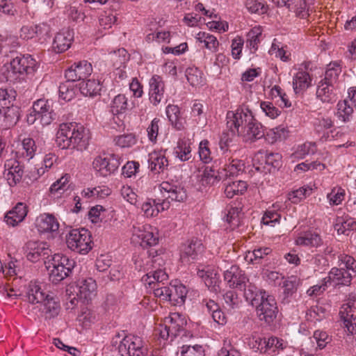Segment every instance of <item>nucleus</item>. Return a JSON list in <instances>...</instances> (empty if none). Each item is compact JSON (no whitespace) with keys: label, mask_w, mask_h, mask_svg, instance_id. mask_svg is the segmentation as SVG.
<instances>
[{"label":"nucleus","mask_w":356,"mask_h":356,"mask_svg":"<svg viewBox=\"0 0 356 356\" xmlns=\"http://www.w3.org/2000/svg\"><path fill=\"white\" fill-rule=\"evenodd\" d=\"M298 245H305L312 247H319L323 244L321 236L316 232L309 231L301 234L296 239Z\"/></svg>","instance_id":"obj_33"},{"label":"nucleus","mask_w":356,"mask_h":356,"mask_svg":"<svg viewBox=\"0 0 356 356\" xmlns=\"http://www.w3.org/2000/svg\"><path fill=\"white\" fill-rule=\"evenodd\" d=\"M353 276L344 268H332L328 275L323 279V282L330 284L348 286L350 284Z\"/></svg>","instance_id":"obj_20"},{"label":"nucleus","mask_w":356,"mask_h":356,"mask_svg":"<svg viewBox=\"0 0 356 356\" xmlns=\"http://www.w3.org/2000/svg\"><path fill=\"white\" fill-rule=\"evenodd\" d=\"M195 38L198 42L204 43V47L212 52L218 51L219 42L214 35L206 32H199Z\"/></svg>","instance_id":"obj_43"},{"label":"nucleus","mask_w":356,"mask_h":356,"mask_svg":"<svg viewBox=\"0 0 356 356\" xmlns=\"http://www.w3.org/2000/svg\"><path fill=\"white\" fill-rule=\"evenodd\" d=\"M227 125L233 134L240 135L243 129L257 120L248 108H238L235 112L229 111L227 114Z\"/></svg>","instance_id":"obj_7"},{"label":"nucleus","mask_w":356,"mask_h":356,"mask_svg":"<svg viewBox=\"0 0 356 356\" xmlns=\"http://www.w3.org/2000/svg\"><path fill=\"white\" fill-rule=\"evenodd\" d=\"M354 312L349 303L343 304L339 310L340 318L348 332L351 334L356 333V317Z\"/></svg>","instance_id":"obj_25"},{"label":"nucleus","mask_w":356,"mask_h":356,"mask_svg":"<svg viewBox=\"0 0 356 356\" xmlns=\"http://www.w3.org/2000/svg\"><path fill=\"white\" fill-rule=\"evenodd\" d=\"M314 131L319 135L321 141L330 140V137L334 138V136L332 135L334 130L330 132L327 129L334 126V122L330 117L320 116L315 118L314 122Z\"/></svg>","instance_id":"obj_21"},{"label":"nucleus","mask_w":356,"mask_h":356,"mask_svg":"<svg viewBox=\"0 0 356 356\" xmlns=\"http://www.w3.org/2000/svg\"><path fill=\"white\" fill-rule=\"evenodd\" d=\"M314 341L317 344V348L321 350L331 341V338L325 332L316 330L314 332L312 342L314 343Z\"/></svg>","instance_id":"obj_57"},{"label":"nucleus","mask_w":356,"mask_h":356,"mask_svg":"<svg viewBox=\"0 0 356 356\" xmlns=\"http://www.w3.org/2000/svg\"><path fill=\"white\" fill-rule=\"evenodd\" d=\"M117 17L111 13L104 12L99 16V25L104 29H110L116 22Z\"/></svg>","instance_id":"obj_64"},{"label":"nucleus","mask_w":356,"mask_h":356,"mask_svg":"<svg viewBox=\"0 0 356 356\" xmlns=\"http://www.w3.org/2000/svg\"><path fill=\"white\" fill-rule=\"evenodd\" d=\"M281 218L280 214L275 211H267L265 212L261 222L265 225H269L270 227H275V225L280 223Z\"/></svg>","instance_id":"obj_60"},{"label":"nucleus","mask_w":356,"mask_h":356,"mask_svg":"<svg viewBox=\"0 0 356 356\" xmlns=\"http://www.w3.org/2000/svg\"><path fill=\"white\" fill-rule=\"evenodd\" d=\"M25 251L27 259L32 262L48 257L50 252L47 243L38 241H29L26 244Z\"/></svg>","instance_id":"obj_17"},{"label":"nucleus","mask_w":356,"mask_h":356,"mask_svg":"<svg viewBox=\"0 0 356 356\" xmlns=\"http://www.w3.org/2000/svg\"><path fill=\"white\" fill-rule=\"evenodd\" d=\"M198 154L200 160L204 163H209L212 160L211 151L209 148V142L207 140L200 143Z\"/></svg>","instance_id":"obj_62"},{"label":"nucleus","mask_w":356,"mask_h":356,"mask_svg":"<svg viewBox=\"0 0 356 356\" xmlns=\"http://www.w3.org/2000/svg\"><path fill=\"white\" fill-rule=\"evenodd\" d=\"M181 356H205L204 349L200 345L183 346Z\"/></svg>","instance_id":"obj_59"},{"label":"nucleus","mask_w":356,"mask_h":356,"mask_svg":"<svg viewBox=\"0 0 356 356\" xmlns=\"http://www.w3.org/2000/svg\"><path fill=\"white\" fill-rule=\"evenodd\" d=\"M16 95V91L13 89L0 88V108L10 105L15 100Z\"/></svg>","instance_id":"obj_51"},{"label":"nucleus","mask_w":356,"mask_h":356,"mask_svg":"<svg viewBox=\"0 0 356 356\" xmlns=\"http://www.w3.org/2000/svg\"><path fill=\"white\" fill-rule=\"evenodd\" d=\"M75 266V261L67 256L56 254L51 261V270L49 280L55 284L60 282L68 277Z\"/></svg>","instance_id":"obj_8"},{"label":"nucleus","mask_w":356,"mask_h":356,"mask_svg":"<svg viewBox=\"0 0 356 356\" xmlns=\"http://www.w3.org/2000/svg\"><path fill=\"white\" fill-rule=\"evenodd\" d=\"M340 265L343 264L346 270H348L351 275L354 277L356 276V260L351 256L348 254H340L339 256Z\"/></svg>","instance_id":"obj_52"},{"label":"nucleus","mask_w":356,"mask_h":356,"mask_svg":"<svg viewBox=\"0 0 356 356\" xmlns=\"http://www.w3.org/2000/svg\"><path fill=\"white\" fill-rule=\"evenodd\" d=\"M3 176L10 186L13 187L21 182L24 175V165L15 159H8L4 164Z\"/></svg>","instance_id":"obj_13"},{"label":"nucleus","mask_w":356,"mask_h":356,"mask_svg":"<svg viewBox=\"0 0 356 356\" xmlns=\"http://www.w3.org/2000/svg\"><path fill=\"white\" fill-rule=\"evenodd\" d=\"M111 343L117 346L121 356H144L147 354V349L138 336L118 333L113 337Z\"/></svg>","instance_id":"obj_3"},{"label":"nucleus","mask_w":356,"mask_h":356,"mask_svg":"<svg viewBox=\"0 0 356 356\" xmlns=\"http://www.w3.org/2000/svg\"><path fill=\"white\" fill-rule=\"evenodd\" d=\"M26 297L29 302L31 304H40L45 297H48L47 293L42 289L41 284L37 282H31L29 284Z\"/></svg>","instance_id":"obj_26"},{"label":"nucleus","mask_w":356,"mask_h":356,"mask_svg":"<svg viewBox=\"0 0 356 356\" xmlns=\"http://www.w3.org/2000/svg\"><path fill=\"white\" fill-rule=\"evenodd\" d=\"M314 145L310 143H305L302 145H299L296 150L291 154V157L293 159H303L306 155L309 153H314V149H312Z\"/></svg>","instance_id":"obj_58"},{"label":"nucleus","mask_w":356,"mask_h":356,"mask_svg":"<svg viewBox=\"0 0 356 356\" xmlns=\"http://www.w3.org/2000/svg\"><path fill=\"white\" fill-rule=\"evenodd\" d=\"M222 179L225 178L221 170H216L213 167L205 168L202 177L203 185H213Z\"/></svg>","instance_id":"obj_39"},{"label":"nucleus","mask_w":356,"mask_h":356,"mask_svg":"<svg viewBox=\"0 0 356 356\" xmlns=\"http://www.w3.org/2000/svg\"><path fill=\"white\" fill-rule=\"evenodd\" d=\"M244 141L253 142L264 136L263 126L257 120H255L250 126L243 129L240 135Z\"/></svg>","instance_id":"obj_29"},{"label":"nucleus","mask_w":356,"mask_h":356,"mask_svg":"<svg viewBox=\"0 0 356 356\" xmlns=\"http://www.w3.org/2000/svg\"><path fill=\"white\" fill-rule=\"evenodd\" d=\"M245 7L250 13L258 15L265 14L268 10V6L257 0H247Z\"/></svg>","instance_id":"obj_53"},{"label":"nucleus","mask_w":356,"mask_h":356,"mask_svg":"<svg viewBox=\"0 0 356 356\" xmlns=\"http://www.w3.org/2000/svg\"><path fill=\"white\" fill-rule=\"evenodd\" d=\"M335 87L325 82L320 81L316 90V97L323 103H332L336 101Z\"/></svg>","instance_id":"obj_30"},{"label":"nucleus","mask_w":356,"mask_h":356,"mask_svg":"<svg viewBox=\"0 0 356 356\" xmlns=\"http://www.w3.org/2000/svg\"><path fill=\"white\" fill-rule=\"evenodd\" d=\"M19 118V108L10 104L0 108V125L6 129L14 126Z\"/></svg>","instance_id":"obj_22"},{"label":"nucleus","mask_w":356,"mask_h":356,"mask_svg":"<svg viewBox=\"0 0 356 356\" xmlns=\"http://www.w3.org/2000/svg\"><path fill=\"white\" fill-rule=\"evenodd\" d=\"M76 295L84 300H91L96 295L97 284L91 277L82 278L78 281Z\"/></svg>","instance_id":"obj_24"},{"label":"nucleus","mask_w":356,"mask_h":356,"mask_svg":"<svg viewBox=\"0 0 356 356\" xmlns=\"http://www.w3.org/2000/svg\"><path fill=\"white\" fill-rule=\"evenodd\" d=\"M245 298L253 307H256L257 314L260 321L270 324L276 318L278 309L273 296L265 291L259 290L253 284H250L245 293Z\"/></svg>","instance_id":"obj_2"},{"label":"nucleus","mask_w":356,"mask_h":356,"mask_svg":"<svg viewBox=\"0 0 356 356\" xmlns=\"http://www.w3.org/2000/svg\"><path fill=\"white\" fill-rule=\"evenodd\" d=\"M244 169V163L241 160L232 159L229 163H226L221 170L224 178L227 179L237 176Z\"/></svg>","instance_id":"obj_36"},{"label":"nucleus","mask_w":356,"mask_h":356,"mask_svg":"<svg viewBox=\"0 0 356 356\" xmlns=\"http://www.w3.org/2000/svg\"><path fill=\"white\" fill-rule=\"evenodd\" d=\"M225 280L227 282L229 287L243 291L248 290L250 283L247 285L248 279L245 273L237 266H232L224 273Z\"/></svg>","instance_id":"obj_12"},{"label":"nucleus","mask_w":356,"mask_h":356,"mask_svg":"<svg viewBox=\"0 0 356 356\" xmlns=\"http://www.w3.org/2000/svg\"><path fill=\"white\" fill-rule=\"evenodd\" d=\"M261 28L260 26H255L248 33L247 46L250 49H257V44L259 42V36L261 35Z\"/></svg>","instance_id":"obj_54"},{"label":"nucleus","mask_w":356,"mask_h":356,"mask_svg":"<svg viewBox=\"0 0 356 356\" xmlns=\"http://www.w3.org/2000/svg\"><path fill=\"white\" fill-rule=\"evenodd\" d=\"M35 68V60L31 56L16 57L10 66L3 72L6 81L11 83L21 82L26 74H32Z\"/></svg>","instance_id":"obj_5"},{"label":"nucleus","mask_w":356,"mask_h":356,"mask_svg":"<svg viewBox=\"0 0 356 356\" xmlns=\"http://www.w3.org/2000/svg\"><path fill=\"white\" fill-rule=\"evenodd\" d=\"M91 239L88 230L73 229L66 237L67 246L71 250L79 254H87L91 249Z\"/></svg>","instance_id":"obj_10"},{"label":"nucleus","mask_w":356,"mask_h":356,"mask_svg":"<svg viewBox=\"0 0 356 356\" xmlns=\"http://www.w3.org/2000/svg\"><path fill=\"white\" fill-rule=\"evenodd\" d=\"M92 72V67L87 60L74 63L65 71V78L68 81H84Z\"/></svg>","instance_id":"obj_14"},{"label":"nucleus","mask_w":356,"mask_h":356,"mask_svg":"<svg viewBox=\"0 0 356 356\" xmlns=\"http://www.w3.org/2000/svg\"><path fill=\"white\" fill-rule=\"evenodd\" d=\"M128 99L124 95H118L112 101L111 110L113 115L124 113L129 109Z\"/></svg>","instance_id":"obj_42"},{"label":"nucleus","mask_w":356,"mask_h":356,"mask_svg":"<svg viewBox=\"0 0 356 356\" xmlns=\"http://www.w3.org/2000/svg\"><path fill=\"white\" fill-rule=\"evenodd\" d=\"M129 55L124 48L118 49L111 55V59L113 62L115 67H122V66L129 60Z\"/></svg>","instance_id":"obj_50"},{"label":"nucleus","mask_w":356,"mask_h":356,"mask_svg":"<svg viewBox=\"0 0 356 356\" xmlns=\"http://www.w3.org/2000/svg\"><path fill=\"white\" fill-rule=\"evenodd\" d=\"M73 81L63 83L59 86V96L61 99L69 102L72 100L76 95V89L72 84Z\"/></svg>","instance_id":"obj_47"},{"label":"nucleus","mask_w":356,"mask_h":356,"mask_svg":"<svg viewBox=\"0 0 356 356\" xmlns=\"http://www.w3.org/2000/svg\"><path fill=\"white\" fill-rule=\"evenodd\" d=\"M288 134L289 130L286 127L279 126L270 129L266 134H264V137L268 143L273 144L278 140L286 139Z\"/></svg>","instance_id":"obj_40"},{"label":"nucleus","mask_w":356,"mask_h":356,"mask_svg":"<svg viewBox=\"0 0 356 356\" xmlns=\"http://www.w3.org/2000/svg\"><path fill=\"white\" fill-rule=\"evenodd\" d=\"M152 289L156 297L170 301L174 305H183L188 293L186 286L182 284L165 286L163 282L156 283L152 286Z\"/></svg>","instance_id":"obj_6"},{"label":"nucleus","mask_w":356,"mask_h":356,"mask_svg":"<svg viewBox=\"0 0 356 356\" xmlns=\"http://www.w3.org/2000/svg\"><path fill=\"white\" fill-rule=\"evenodd\" d=\"M163 197L165 199L161 203L156 202V206L161 211L169 207L170 201L184 202L187 197L185 188L181 184H174L168 181H163L160 185Z\"/></svg>","instance_id":"obj_9"},{"label":"nucleus","mask_w":356,"mask_h":356,"mask_svg":"<svg viewBox=\"0 0 356 356\" xmlns=\"http://www.w3.org/2000/svg\"><path fill=\"white\" fill-rule=\"evenodd\" d=\"M74 38V32L70 29H63L58 33L53 42V49L56 53L67 50Z\"/></svg>","instance_id":"obj_23"},{"label":"nucleus","mask_w":356,"mask_h":356,"mask_svg":"<svg viewBox=\"0 0 356 356\" xmlns=\"http://www.w3.org/2000/svg\"><path fill=\"white\" fill-rule=\"evenodd\" d=\"M204 251V245L200 240L192 239L183 244L180 250V259L182 263L189 264L197 259Z\"/></svg>","instance_id":"obj_15"},{"label":"nucleus","mask_w":356,"mask_h":356,"mask_svg":"<svg viewBox=\"0 0 356 356\" xmlns=\"http://www.w3.org/2000/svg\"><path fill=\"white\" fill-rule=\"evenodd\" d=\"M48 297H45V300H42L43 312L45 313L47 318H54L60 312V304L58 298L53 293H47Z\"/></svg>","instance_id":"obj_32"},{"label":"nucleus","mask_w":356,"mask_h":356,"mask_svg":"<svg viewBox=\"0 0 356 356\" xmlns=\"http://www.w3.org/2000/svg\"><path fill=\"white\" fill-rule=\"evenodd\" d=\"M70 175L65 174L62 176L59 179L54 182L50 187V193L51 194L63 193L68 188V182L70 180Z\"/></svg>","instance_id":"obj_49"},{"label":"nucleus","mask_w":356,"mask_h":356,"mask_svg":"<svg viewBox=\"0 0 356 356\" xmlns=\"http://www.w3.org/2000/svg\"><path fill=\"white\" fill-rule=\"evenodd\" d=\"M33 112L38 114L40 122L42 125H49L55 120L56 114L48 100L38 99L33 103L32 106Z\"/></svg>","instance_id":"obj_16"},{"label":"nucleus","mask_w":356,"mask_h":356,"mask_svg":"<svg viewBox=\"0 0 356 356\" xmlns=\"http://www.w3.org/2000/svg\"><path fill=\"white\" fill-rule=\"evenodd\" d=\"M167 116L172 125L177 130H181L184 128V122L180 118L179 108L176 105H169L166 108Z\"/></svg>","instance_id":"obj_44"},{"label":"nucleus","mask_w":356,"mask_h":356,"mask_svg":"<svg viewBox=\"0 0 356 356\" xmlns=\"http://www.w3.org/2000/svg\"><path fill=\"white\" fill-rule=\"evenodd\" d=\"M263 347L260 348V353H267L268 355L275 353L277 350L283 349L282 339H280L276 337H270L265 338L261 342Z\"/></svg>","instance_id":"obj_38"},{"label":"nucleus","mask_w":356,"mask_h":356,"mask_svg":"<svg viewBox=\"0 0 356 356\" xmlns=\"http://www.w3.org/2000/svg\"><path fill=\"white\" fill-rule=\"evenodd\" d=\"M114 141L120 147H130L136 144V138L134 134H127L116 136Z\"/></svg>","instance_id":"obj_56"},{"label":"nucleus","mask_w":356,"mask_h":356,"mask_svg":"<svg viewBox=\"0 0 356 356\" xmlns=\"http://www.w3.org/2000/svg\"><path fill=\"white\" fill-rule=\"evenodd\" d=\"M22 155L27 158L28 160L32 159L36 151V145L33 139L26 138L22 140Z\"/></svg>","instance_id":"obj_55"},{"label":"nucleus","mask_w":356,"mask_h":356,"mask_svg":"<svg viewBox=\"0 0 356 356\" xmlns=\"http://www.w3.org/2000/svg\"><path fill=\"white\" fill-rule=\"evenodd\" d=\"M150 228V226H148L142 240L140 241V244L143 247L153 246L158 243L159 238L149 230Z\"/></svg>","instance_id":"obj_63"},{"label":"nucleus","mask_w":356,"mask_h":356,"mask_svg":"<svg viewBox=\"0 0 356 356\" xmlns=\"http://www.w3.org/2000/svg\"><path fill=\"white\" fill-rule=\"evenodd\" d=\"M37 227L40 232H54L58 231L59 223L54 215L44 213L38 218Z\"/></svg>","instance_id":"obj_28"},{"label":"nucleus","mask_w":356,"mask_h":356,"mask_svg":"<svg viewBox=\"0 0 356 356\" xmlns=\"http://www.w3.org/2000/svg\"><path fill=\"white\" fill-rule=\"evenodd\" d=\"M165 84L160 76L154 75L149 80V101L156 106L165 100L164 97Z\"/></svg>","instance_id":"obj_19"},{"label":"nucleus","mask_w":356,"mask_h":356,"mask_svg":"<svg viewBox=\"0 0 356 356\" xmlns=\"http://www.w3.org/2000/svg\"><path fill=\"white\" fill-rule=\"evenodd\" d=\"M149 168L155 173H160L167 168L168 162L161 152H153L149 154Z\"/></svg>","instance_id":"obj_31"},{"label":"nucleus","mask_w":356,"mask_h":356,"mask_svg":"<svg viewBox=\"0 0 356 356\" xmlns=\"http://www.w3.org/2000/svg\"><path fill=\"white\" fill-rule=\"evenodd\" d=\"M341 72V67L340 65L337 63H330L327 67L325 73V77L321 81L327 83L331 86H336L338 81V78Z\"/></svg>","instance_id":"obj_37"},{"label":"nucleus","mask_w":356,"mask_h":356,"mask_svg":"<svg viewBox=\"0 0 356 356\" xmlns=\"http://www.w3.org/2000/svg\"><path fill=\"white\" fill-rule=\"evenodd\" d=\"M148 254V257H145L146 274L142 277V282L152 289V286L156 283L167 281L168 275L160 268L163 264V259L157 254V251L151 250Z\"/></svg>","instance_id":"obj_4"},{"label":"nucleus","mask_w":356,"mask_h":356,"mask_svg":"<svg viewBox=\"0 0 356 356\" xmlns=\"http://www.w3.org/2000/svg\"><path fill=\"white\" fill-rule=\"evenodd\" d=\"M353 112V109L347 100L338 102L337 116L340 120L343 122L350 121Z\"/></svg>","instance_id":"obj_46"},{"label":"nucleus","mask_w":356,"mask_h":356,"mask_svg":"<svg viewBox=\"0 0 356 356\" xmlns=\"http://www.w3.org/2000/svg\"><path fill=\"white\" fill-rule=\"evenodd\" d=\"M89 130L76 122L60 124L56 136V143L60 149L83 151L89 145Z\"/></svg>","instance_id":"obj_1"},{"label":"nucleus","mask_w":356,"mask_h":356,"mask_svg":"<svg viewBox=\"0 0 356 356\" xmlns=\"http://www.w3.org/2000/svg\"><path fill=\"white\" fill-rule=\"evenodd\" d=\"M157 207L155 200H149L142 204L141 209L147 217H153L157 216L160 212V209H158Z\"/></svg>","instance_id":"obj_61"},{"label":"nucleus","mask_w":356,"mask_h":356,"mask_svg":"<svg viewBox=\"0 0 356 356\" xmlns=\"http://www.w3.org/2000/svg\"><path fill=\"white\" fill-rule=\"evenodd\" d=\"M183 325L184 321L180 319L179 314H174L172 316L165 318L164 325H160L157 332L162 339H170L172 341L184 332Z\"/></svg>","instance_id":"obj_11"},{"label":"nucleus","mask_w":356,"mask_h":356,"mask_svg":"<svg viewBox=\"0 0 356 356\" xmlns=\"http://www.w3.org/2000/svg\"><path fill=\"white\" fill-rule=\"evenodd\" d=\"M188 81L193 86L202 85L204 83L202 72L196 67H188L186 70Z\"/></svg>","instance_id":"obj_48"},{"label":"nucleus","mask_w":356,"mask_h":356,"mask_svg":"<svg viewBox=\"0 0 356 356\" xmlns=\"http://www.w3.org/2000/svg\"><path fill=\"white\" fill-rule=\"evenodd\" d=\"M312 79L308 72H298L293 76V86L296 93L308 88L311 86Z\"/></svg>","instance_id":"obj_34"},{"label":"nucleus","mask_w":356,"mask_h":356,"mask_svg":"<svg viewBox=\"0 0 356 356\" xmlns=\"http://www.w3.org/2000/svg\"><path fill=\"white\" fill-rule=\"evenodd\" d=\"M248 188V184L243 181H236L225 184V193L228 198H232L235 195L243 194Z\"/></svg>","instance_id":"obj_41"},{"label":"nucleus","mask_w":356,"mask_h":356,"mask_svg":"<svg viewBox=\"0 0 356 356\" xmlns=\"http://www.w3.org/2000/svg\"><path fill=\"white\" fill-rule=\"evenodd\" d=\"M94 168L100 172L102 175L114 172L119 167L120 162L113 156H98L92 163Z\"/></svg>","instance_id":"obj_18"},{"label":"nucleus","mask_w":356,"mask_h":356,"mask_svg":"<svg viewBox=\"0 0 356 356\" xmlns=\"http://www.w3.org/2000/svg\"><path fill=\"white\" fill-rule=\"evenodd\" d=\"M26 215V206L22 202H19L11 211L6 213L5 221L9 225L15 226L22 222Z\"/></svg>","instance_id":"obj_27"},{"label":"nucleus","mask_w":356,"mask_h":356,"mask_svg":"<svg viewBox=\"0 0 356 356\" xmlns=\"http://www.w3.org/2000/svg\"><path fill=\"white\" fill-rule=\"evenodd\" d=\"M79 90L84 96L95 97L99 95L101 90L100 83L95 79L83 81L79 84Z\"/></svg>","instance_id":"obj_35"},{"label":"nucleus","mask_w":356,"mask_h":356,"mask_svg":"<svg viewBox=\"0 0 356 356\" xmlns=\"http://www.w3.org/2000/svg\"><path fill=\"white\" fill-rule=\"evenodd\" d=\"M174 153L182 161L189 160L192 156L189 143L184 140H179L174 149Z\"/></svg>","instance_id":"obj_45"}]
</instances>
